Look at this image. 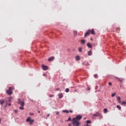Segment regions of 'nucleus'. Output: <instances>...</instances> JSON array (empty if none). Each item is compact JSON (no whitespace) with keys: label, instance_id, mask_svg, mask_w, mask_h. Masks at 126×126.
Here are the masks:
<instances>
[{"label":"nucleus","instance_id":"obj_44","mask_svg":"<svg viewBox=\"0 0 126 126\" xmlns=\"http://www.w3.org/2000/svg\"><path fill=\"white\" fill-rule=\"evenodd\" d=\"M70 113H73V111L72 110H69V111Z\"/></svg>","mask_w":126,"mask_h":126},{"label":"nucleus","instance_id":"obj_22","mask_svg":"<svg viewBox=\"0 0 126 126\" xmlns=\"http://www.w3.org/2000/svg\"><path fill=\"white\" fill-rule=\"evenodd\" d=\"M115 78L117 79H118L120 82H122V80H121V78H118V77H115Z\"/></svg>","mask_w":126,"mask_h":126},{"label":"nucleus","instance_id":"obj_4","mask_svg":"<svg viewBox=\"0 0 126 126\" xmlns=\"http://www.w3.org/2000/svg\"><path fill=\"white\" fill-rule=\"evenodd\" d=\"M26 122L27 123H29L30 125L32 126L33 123H34V121L31 118V117H28L27 120Z\"/></svg>","mask_w":126,"mask_h":126},{"label":"nucleus","instance_id":"obj_34","mask_svg":"<svg viewBox=\"0 0 126 126\" xmlns=\"http://www.w3.org/2000/svg\"><path fill=\"white\" fill-rule=\"evenodd\" d=\"M84 126H91V125H89V124H86L85 125H84Z\"/></svg>","mask_w":126,"mask_h":126},{"label":"nucleus","instance_id":"obj_14","mask_svg":"<svg viewBox=\"0 0 126 126\" xmlns=\"http://www.w3.org/2000/svg\"><path fill=\"white\" fill-rule=\"evenodd\" d=\"M87 46H88V48H92V45L90 43H87Z\"/></svg>","mask_w":126,"mask_h":126},{"label":"nucleus","instance_id":"obj_10","mask_svg":"<svg viewBox=\"0 0 126 126\" xmlns=\"http://www.w3.org/2000/svg\"><path fill=\"white\" fill-rule=\"evenodd\" d=\"M63 97V94H62V93H59V98L61 99Z\"/></svg>","mask_w":126,"mask_h":126},{"label":"nucleus","instance_id":"obj_31","mask_svg":"<svg viewBox=\"0 0 126 126\" xmlns=\"http://www.w3.org/2000/svg\"><path fill=\"white\" fill-rule=\"evenodd\" d=\"M116 95V94L115 93H113L112 94V97H114Z\"/></svg>","mask_w":126,"mask_h":126},{"label":"nucleus","instance_id":"obj_32","mask_svg":"<svg viewBox=\"0 0 126 126\" xmlns=\"http://www.w3.org/2000/svg\"><path fill=\"white\" fill-rule=\"evenodd\" d=\"M43 76L44 77H46V76H47V74H46V73H43Z\"/></svg>","mask_w":126,"mask_h":126},{"label":"nucleus","instance_id":"obj_45","mask_svg":"<svg viewBox=\"0 0 126 126\" xmlns=\"http://www.w3.org/2000/svg\"><path fill=\"white\" fill-rule=\"evenodd\" d=\"M118 102H119V103H121V100H118Z\"/></svg>","mask_w":126,"mask_h":126},{"label":"nucleus","instance_id":"obj_13","mask_svg":"<svg viewBox=\"0 0 126 126\" xmlns=\"http://www.w3.org/2000/svg\"><path fill=\"white\" fill-rule=\"evenodd\" d=\"M76 60L79 61L80 60V57L79 56L76 57Z\"/></svg>","mask_w":126,"mask_h":126},{"label":"nucleus","instance_id":"obj_3","mask_svg":"<svg viewBox=\"0 0 126 126\" xmlns=\"http://www.w3.org/2000/svg\"><path fill=\"white\" fill-rule=\"evenodd\" d=\"M12 99V97H8L5 98L4 100V103H5L6 105L5 107H6L8 106V103H10L11 101V100Z\"/></svg>","mask_w":126,"mask_h":126},{"label":"nucleus","instance_id":"obj_23","mask_svg":"<svg viewBox=\"0 0 126 126\" xmlns=\"http://www.w3.org/2000/svg\"><path fill=\"white\" fill-rule=\"evenodd\" d=\"M88 32H94V29L89 30Z\"/></svg>","mask_w":126,"mask_h":126},{"label":"nucleus","instance_id":"obj_11","mask_svg":"<svg viewBox=\"0 0 126 126\" xmlns=\"http://www.w3.org/2000/svg\"><path fill=\"white\" fill-rule=\"evenodd\" d=\"M90 34V32H86L85 34V37H87V36H89Z\"/></svg>","mask_w":126,"mask_h":126},{"label":"nucleus","instance_id":"obj_17","mask_svg":"<svg viewBox=\"0 0 126 126\" xmlns=\"http://www.w3.org/2000/svg\"><path fill=\"white\" fill-rule=\"evenodd\" d=\"M63 113H66V114H68L69 113V111L67 110H63Z\"/></svg>","mask_w":126,"mask_h":126},{"label":"nucleus","instance_id":"obj_36","mask_svg":"<svg viewBox=\"0 0 126 126\" xmlns=\"http://www.w3.org/2000/svg\"><path fill=\"white\" fill-rule=\"evenodd\" d=\"M120 28H117V31H120Z\"/></svg>","mask_w":126,"mask_h":126},{"label":"nucleus","instance_id":"obj_21","mask_svg":"<svg viewBox=\"0 0 126 126\" xmlns=\"http://www.w3.org/2000/svg\"><path fill=\"white\" fill-rule=\"evenodd\" d=\"M92 55V51L90 50L88 52V56H91Z\"/></svg>","mask_w":126,"mask_h":126},{"label":"nucleus","instance_id":"obj_43","mask_svg":"<svg viewBox=\"0 0 126 126\" xmlns=\"http://www.w3.org/2000/svg\"><path fill=\"white\" fill-rule=\"evenodd\" d=\"M68 126H72V123H70L68 124Z\"/></svg>","mask_w":126,"mask_h":126},{"label":"nucleus","instance_id":"obj_25","mask_svg":"<svg viewBox=\"0 0 126 126\" xmlns=\"http://www.w3.org/2000/svg\"><path fill=\"white\" fill-rule=\"evenodd\" d=\"M126 102L125 101H123L122 103V105H126Z\"/></svg>","mask_w":126,"mask_h":126},{"label":"nucleus","instance_id":"obj_18","mask_svg":"<svg viewBox=\"0 0 126 126\" xmlns=\"http://www.w3.org/2000/svg\"><path fill=\"white\" fill-rule=\"evenodd\" d=\"M86 124H88V125L91 124V121L90 120H87L86 121Z\"/></svg>","mask_w":126,"mask_h":126},{"label":"nucleus","instance_id":"obj_30","mask_svg":"<svg viewBox=\"0 0 126 126\" xmlns=\"http://www.w3.org/2000/svg\"><path fill=\"white\" fill-rule=\"evenodd\" d=\"M54 97V95L53 94H50L49 95V97L52 98Z\"/></svg>","mask_w":126,"mask_h":126},{"label":"nucleus","instance_id":"obj_26","mask_svg":"<svg viewBox=\"0 0 126 126\" xmlns=\"http://www.w3.org/2000/svg\"><path fill=\"white\" fill-rule=\"evenodd\" d=\"M69 91V89L68 88H66V89H65V92H66V93H68Z\"/></svg>","mask_w":126,"mask_h":126},{"label":"nucleus","instance_id":"obj_8","mask_svg":"<svg viewBox=\"0 0 126 126\" xmlns=\"http://www.w3.org/2000/svg\"><path fill=\"white\" fill-rule=\"evenodd\" d=\"M55 60V57L52 56L49 58H48V61L49 62H52Z\"/></svg>","mask_w":126,"mask_h":126},{"label":"nucleus","instance_id":"obj_41","mask_svg":"<svg viewBox=\"0 0 126 126\" xmlns=\"http://www.w3.org/2000/svg\"><path fill=\"white\" fill-rule=\"evenodd\" d=\"M14 112H15V113H17L18 112V110H14Z\"/></svg>","mask_w":126,"mask_h":126},{"label":"nucleus","instance_id":"obj_1","mask_svg":"<svg viewBox=\"0 0 126 126\" xmlns=\"http://www.w3.org/2000/svg\"><path fill=\"white\" fill-rule=\"evenodd\" d=\"M82 116L78 115L75 118H73L72 124L73 126H79L80 123L79 121L81 120Z\"/></svg>","mask_w":126,"mask_h":126},{"label":"nucleus","instance_id":"obj_24","mask_svg":"<svg viewBox=\"0 0 126 126\" xmlns=\"http://www.w3.org/2000/svg\"><path fill=\"white\" fill-rule=\"evenodd\" d=\"M19 109L21 110H24V106H21V107H19Z\"/></svg>","mask_w":126,"mask_h":126},{"label":"nucleus","instance_id":"obj_29","mask_svg":"<svg viewBox=\"0 0 126 126\" xmlns=\"http://www.w3.org/2000/svg\"><path fill=\"white\" fill-rule=\"evenodd\" d=\"M56 115H59V114H60V112H59V111H56Z\"/></svg>","mask_w":126,"mask_h":126},{"label":"nucleus","instance_id":"obj_28","mask_svg":"<svg viewBox=\"0 0 126 126\" xmlns=\"http://www.w3.org/2000/svg\"><path fill=\"white\" fill-rule=\"evenodd\" d=\"M117 100L119 101V100H121V97H120V96H118L117 97Z\"/></svg>","mask_w":126,"mask_h":126},{"label":"nucleus","instance_id":"obj_16","mask_svg":"<svg viewBox=\"0 0 126 126\" xmlns=\"http://www.w3.org/2000/svg\"><path fill=\"white\" fill-rule=\"evenodd\" d=\"M103 112H104V114L107 113L108 110H107V108H105V109H104Z\"/></svg>","mask_w":126,"mask_h":126},{"label":"nucleus","instance_id":"obj_12","mask_svg":"<svg viewBox=\"0 0 126 126\" xmlns=\"http://www.w3.org/2000/svg\"><path fill=\"white\" fill-rule=\"evenodd\" d=\"M83 64L86 66H90V64L88 63H83Z\"/></svg>","mask_w":126,"mask_h":126},{"label":"nucleus","instance_id":"obj_35","mask_svg":"<svg viewBox=\"0 0 126 126\" xmlns=\"http://www.w3.org/2000/svg\"><path fill=\"white\" fill-rule=\"evenodd\" d=\"M92 35H94L95 32H90Z\"/></svg>","mask_w":126,"mask_h":126},{"label":"nucleus","instance_id":"obj_37","mask_svg":"<svg viewBox=\"0 0 126 126\" xmlns=\"http://www.w3.org/2000/svg\"><path fill=\"white\" fill-rule=\"evenodd\" d=\"M77 34V32H74V36H76Z\"/></svg>","mask_w":126,"mask_h":126},{"label":"nucleus","instance_id":"obj_5","mask_svg":"<svg viewBox=\"0 0 126 126\" xmlns=\"http://www.w3.org/2000/svg\"><path fill=\"white\" fill-rule=\"evenodd\" d=\"M18 104H19L20 106L22 107H24V106L25 105L24 101H22L20 99H18Z\"/></svg>","mask_w":126,"mask_h":126},{"label":"nucleus","instance_id":"obj_38","mask_svg":"<svg viewBox=\"0 0 126 126\" xmlns=\"http://www.w3.org/2000/svg\"><path fill=\"white\" fill-rule=\"evenodd\" d=\"M60 90V89L57 88L56 89V91H59Z\"/></svg>","mask_w":126,"mask_h":126},{"label":"nucleus","instance_id":"obj_39","mask_svg":"<svg viewBox=\"0 0 126 126\" xmlns=\"http://www.w3.org/2000/svg\"><path fill=\"white\" fill-rule=\"evenodd\" d=\"M87 91H90V88L88 87V88H87Z\"/></svg>","mask_w":126,"mask_h":126},{"label":"nucleus","instance_id":"obj_33","mask_svg":"<svg viewBox=\"0 0 126 126\" xmlns=\"http://www.w3.org/2000/svg\"><path fill=\"white\" fill-rule=\"evenodd\" d=\"M30 116H33L34 114H33V113H30Z\"/></svg>","mask_w":126,"mask_h":126},{"label":"nucleus","instance_id":"obj_2","mask_svg":"<svg viewBox=\"0 0 126 126\" xmlns=\"http://www.w3.org/2000/svg\"><path fill=\"white\" fill-rule=\"evenodd\" d=\"M15 88L13 87H9L8 90H6V93L7 94L10 95L13 94V90H14Z\"/></svg>","mask_w":126,"mask_h":126},{"label":"nucleus","instance_id":"obj_50","mask_svg":"<svg viewBox=\"0 0 126 126\" xmlns=\"http://www.w3.org/2000/svg\"><path fill=\"white\" fill-rule=\"evenodd\" d=\"M0 121H1V119H0Z\"/></svg>","mask_w":126,"mask_h":126},{"label":"nucleus","instance_id":"obj_20","mask_svg":"<svg viewBox=\"0 0 126 126\" xmlns=\"http://www.w3.org/2000/svg\"><path fill=\"white\" fill-rule=\"evenodd\" d=\"M78 51H79V52L80 53H81V52H82V47H79V48H78Z\"/></svg>","mask_w":126,"mask_h":126},{"label":"nucleus","instance_id":"obj_42","mask_svg":"<svg viewBox=\"0 0 126 126\" xmlns=\"http://www.w3.org/2000/svg\"><path fill=\"white\" fill-rule=\"evenodd\" d=\"M71 120V118H69L68 119V121H70Z\"/></svg>","mask_w":126,"mask_h":126},{"label":"nucleus","instance_id":"obj_6","mask_svg":"<svg viewBox=\"0 0 126 126\" xmlns=\"http://www.w3.org/2000/svg\"><path fill=\"white\" fill-rule=\"evenodd\" d=\"M94 117H98L99 118H102V116H101V115L98 112H96L95 114H94Z\"/></svg>","mask_w":126,"mask_h":126},{"label":"nucleus","instance_id":"obj_40","mask_svg":"<svg viewBox=\"0 0 126 126\" xmlns=\"http://www.w3.org/2000/svg\"><path fill=\"white\" fill-rule=\"evenodd\" d=\"M109 85L110 86H112V83L109 82Z\"/></svg>","mask_w":126,"mask_h":126},{"label":"nucleus","instance_id":"obj_9","mask_svg":"<svg viewBox=\"0 0 126 126\" xmlns=\"http://www.w3.org/2000/svg\"><path fill=\"white\" fill-rule=\"evenodd\" d=\"M4 103H5L4 99H0V105L2 106Z\"/></svg>","mask_w":126,"mask_h":126},{"label":"nucleus","instance_id":"obj_47","mask_svg":"<svg viewBox=\"0 0 126 126\" xmlns=\"http://www.w3.org/2000/svg\"><path fill=\"white\" fill-rule=\"evenodd\" d=\"M49 116H50V114H48V115H47V117H49Z\"/></svg>","mask_w":126,"mask_h":126},{"label":"nucleus","instance_id":"obj_46","mask_svg":"<svg viewBox=\"0 0 126 126\" xmlns=\"http://www.w3.org/2000/svg\"><path fill=\"white\" fill-rule=\"evenodd\" d=\"M8 106H11V103H8Z\"/></svg>","mask_w":126,"mask_h":126},{"label":"nucleus","instance_id":"obj_27","mask_svg":"<svg viewBox=\"0 0 126 126\" xmlns=\"http://www.w3.org/2000/svg\"><path fill=\"white\" fill-rule=\"evenodd\" d=\"M94 77L95 79L97 78H98V76L96 74H94Z\"/></svg>","mask_w":126,"mask_h":126},{"label":"nucleus","instance_id":"obj_48","mask_svg":"<svg viewBox=\"0 0 126 126\" xmlns=\"http://www.w3.org/2000/svg\"><path fill=\"white\" fill-rule=\"evenodd\" d=\"M38 113H39V114H40V111H38Z\"/></svg>","mask_w":126,"mask_h":126},{"label":"nucleus","instance_id":"obj_49","mask_svg":"<svg viewBox=\"0 0 126 126\" xmlns=\"http://www.w3.org/2000/svg\"><path fill=\"white\" fill-rule=\"evenodd\" d=\"M47 118H48V117H46V118H45V119H47Z\"/></svg>","mask_w":126,"mask_h":126},{"label":"nucleus","instance_id":"obj_15","mask_svg":"<svg viewBox=\"0 0 126 126\" xmlns=\"http://www.w3.org/2000/svg\"><path fill=\"white\" fill-rule=\"evenodd\" d=\"M81 43L82 45H84L85 44V43H86V41L85 40H81Z\"/></svg>","mask_w":126,"mask_h":126},{"label":"nucleus","instance_id":"obj_19","mask_svg":"<svg viewBox=\"0 0 126 126\" xmlns=\"http://www.w3.org/2000/svg\"><path fill=\"white\" fill-rule=\"evenodd\" d=\"M117 108H118V109H119V110H121V109H122V108H121V107L120 106V105H117Z\"/></svg>","mask_w":126,"mask_h":126},{"label":"nucleus","instance_id":"obj_7","mask_svg":"<svg viewBox=\"0 0 126 126\" xmlns=\"http://www.w3.org/2000/svg\"><path fill=\"white\" fill-rule=\"evenodd\" d=\"M42 68L43 70H44V71H46L48 69V67L44 64H42Z\"/></svg>","mask_w":126,"mask_h":126}]
</instances>
